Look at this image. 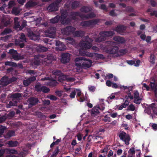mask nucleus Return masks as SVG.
Segmentation results:
<instances>
[{"label":"nucleus","instance_id":"62","mask_svg":"<svg viewBox=\"0 0 157 157\" xmlns=\"http://www.w3.org/2000/svg\"><path fill=\"white\" fill-rule=\"evenodd\" d=\"M15 1H10L9 2L8 6L9 8H11L15 5Z\"/></svg>","mask_w":157,"mask_h":157},{"label":"nucleus","instance_id":"7","mask_svg":"<svg viewBox=\"0 0 157 157\" xmlns=\"http://www.w3.org/2000/svg\"><path fill=\"white\" fill-rule=\"evenodd\" d=\"M56 29L55 27H51L45 31L46 36L51 38H54L56 36Z\"/></svg>","mask_w":157,"mask_h":157},{"label":"nucleus","instance_id":"33","mask_svg":"<svg viewBox=\"0 0 157 157\" xmlns=\"http://www.w3.org/2000/svg\"><path fill=\"white\" fill-rule=\"evenodd\" d=\"M84 35V32L82 31H76L74 35L77 37H82Z\"/></svg>","mask_w":157,"mask_h":157},{"label":"nucleus","instance_id":"48","mask_svg":"<svg viewBox=\"0 0 157 157\" xmlns=\"http://www.w3.org/2000/svg\"><path fill=\"white\" fill-rule=\"evenodd\" d=\"M57 50L59 51H63L66 49V46L63 43L59 47H57Z\"/></svg>","mask_w":157,"mask_h":157},{"label":"nucleus","instance_id":"12","mask_svg":"<svg viewBox=\"0 0 157 157\" xmlns=\"http://www.w3.org/2000/svg\"><path fill=\"white\" fill-rule=\"evenodd\" d=\"M28 35L30 37V39L34 41L38 40L40 39V36L39 34H36L32 31L28 32Z\"/></svg>","mask_w":157,"mask_h":157},{"label":"nucleus","instance_id":"60","mask_svg":"<svg viewBox=\"0 0 157 157\" xmlns=\"http://www.w3.org/2000/svg\"><path fill=\"white\" fill-rule=\"evenodd\" d=\"M31 83L30 82L28 78L26 80H24L23 81V84L25 86H29Z\"/></svg>","mask_w":157,"mask_h":157},{"label":"nucleus","instance_id":"18","mask_svg":"<svg viewBox=\"0 0 157 157\" xmlns=\"http://www.w3.org/2000/svg\"><path fill=\"white\" fill-rule=\"evenodd\" d=\"M101 33L104 35L106 37L111 36H113L115 33L113 31H107L101 32Z\"/></svg>","mask_w":157,"mask_h":157},{"label":"nucleus","instance_id":"51","mask_svg":"<svg viewBox=\"0 0 157 157\" xmlns=\"http://www.w3.org/2000/svg\"><path fill=\"white\" fill-rule=\"evenodd\" d=\"M50 89L45 86H43L42 90L41 92H42L44 93H48L50 91Z\"/></svg>","mask_w":157,"mask_h":157},{"label":"nucleus","instance_id":"40","mask_svg":"<svg viewBox=\"0 0 157 157\" xmlns=\"http://www.w3.org/2000/svg\"><path fill=\"white\" fill-rule=\"evenodd\" d=\"M11 32L12 30L10 29L6 28L1 33V34L2 35H6L11 33Z\"/></svg>","mask_w":157,"mask_h":157},{"label":"nucleus","instance_id":"39","mask_svg":"<svg viewBox=\"0 0 157 157\" xmlns=\"http://www.w3.org/2000/svg\"><path fill=\"white\" fill-rule=\"evenodd\" d=\"M43 86L40 84H37L36 85L35 87L36 90L39 92H40L41 91L42 87Z\"/></svg>","mask_w":157,"mask_h":157},{"label":"nucleus","instance_id":"50","mask_svg":"<svg viewBox=\"0 0 157 157\" xmlns=\"http://www.w3.org/2000/svg\"><path fill=\"white\" fill-rule=\"evenodd\" d=\"M155 56L153 54H151L150 56V62L152 64H154L155 63Z\"/></svg>","mask_w":157,"mask_h":157},{"label":"nucleus","instance_id":"19","mask_svg":"<svg viewBox=\"0 0 157 157\" xmlns=\"http://www.w3.org/2000/svg\"><path fill=\"white\" fill-rule=\"evenodd\" d=\"M54 57L52 54H49L46 57L44 58V61L48 64L51 63L52 62V60L54 59Z\"/></svg>","mask_w":157,"mask_h":157},{"label":"nucleus","instance_id":"10","mask_svg":"<svg viewBox=\"0 0 157 157\" xmlns=\"http://www.w3.org/2000/svg\"><path fill=\"white\" fill-rule=\"evenodd\" d=\"M28 101L29 103V107H30L37 104L39 101V100L37 98L31 97L28 99Z\"/></svg>","mask_w":157,"mask_h":157},{"label":"nucleus","instance_id":"14","mask_svg":"<svg viewBox=\"0 0 157 157\" xmlns=\"http://www.w3.org/2000/svg\"><path fill=\"white\" fill-rule=\"evenodd\" d=\"M126 27L123 25H119L115 28V30L120 34H122V33L126 30Z\"/></svg>","mask_w":157,"mask_h":157},{"label":"nucleus","instance_id":"26","mask_svg":"<svg viewBox=\"0 0 157 157\" xmlns=\"http://www.w3.org/2000/svg\"><path fill=\"white\" fill-rule=\"evenodd\" d=\"M7 144L10 147H16L17 146L19 143L17 141L10 140L7 142Z\"/></svg>","mask_w":157,"mask_h":157},{"label":"nucleus","instance_id":"47","mask_svg":"<svg viewBox=\"0 0 157 157\" xmlns=\"http://www.w3.org/2000/svg\"><path fill=\"white\" fill-rule=\"evenodd\" d=\"M130 136L129 135H127L126 136V138L124 139L123 141L124 142L125 144L127 145H128L129 144V141L130 140Z\"/></svg>","mask_w":157,"mask_h":157},{"label":"nucleus","instance_id":"58","mask_svg":"<svg viewBox=\"0 0 157 157\" xmlns=\"http://www.w3.org/2000/svg\"><path fill=\"white\" fill-rule=\"evenodd\" d=\"M75 80V78L73 77H70L68 76V75H67V77L66 81H67V82H72L74 81Z\"/></svg>","mask_w":157,"mask_h":157},{"label":"nucleus","instance_id":"2","mask_svg":"<svg viewBox=\"0 0 157 157\" xmlns=\"http://www.w3.org/2000/svg\"><path fill=\"white\" fill-rule=\"evenodd\" d=\"M106 44L109 45L105 47V50L106 52L109 54H115L118 52L119 48L116 46H112L114 44L113 42L107 41L106 42Z\"/></svg>","mask_w":157,"mask_h":157},{"label":"nucleus","instance_id":"57","mask_svg":"<svg viewBox=\"0 0 157 157\" xmlns=\"http://www.w3.org/2000/svg\"><path fill=\"white\" fill-rule=\"evenodd\" d=\"M8 80L10 83H12V82L16 81L17 80V78L13 76L12 77L9 78H8Z\"/></svg>","mask_w":157,"mask_h":157},{"label":"nucleus","instance_id":"23","mask_svg":"<svg viewBox=\"0 0 157 157\" xmlns=\"http://www.w3.org/2000/svg\"><path fill=\"white\" fill-rule=\"evenodd\" d=\"M71 16L72 17V19L75 20L76 19V17L78 16L81 18H82V16H81L82 14L78 12H72L71 13Z\"/></svg>","mask_w":157,"mask_h":157},{"label":"nucleus","instance_id":"49","mask_svg":"<svg viewBox=\"0 0 157 157\" xmlns=\"http://www.w3.org/2000/svg\"><path fill=\"white\" fill-rule=\"evenodd\" d=\"M79 53L80 54L82 55L83 56H86L90 57H92L93 56V54L92 53H90L89 52H86L85 53H83V54H82L81 53V50H80L79 51Z\"/></svg>","mask_w":157,"mask_h":157},{"label":"nucleus","instance_id":"30","mask_svg":"<svg viewBox=\"0 0 157 157\" xmlns=\"http://www.w3.org/2000/svg\"><path fill=\"white\" fill-rule=\"evenodd\" d=\"M68 13L66 10L62 9L61 10V16L60 18L62 20L65 19L67 17Z\"/></svg>","mask_w":157,"mask_h":157},{"label":"nucleus","instance_id":"25","mask_svg":"<svg viewBox=\"0 0 157 157\" xmlns=\"http://www.w3.org/2000/svg\"><path fill=\"white\" fill-rule=\"evenodd\" d=\"M92 9L91 8L86 6H83L80 9V11L81 12L85 13H88L91 11Z\"/></svg>","mask_w":157,"mask_h":157},{"label":"nucleus","instance_id":"44","mask_svg":"<svg viewBox=\"0 0 157 157\" xmlns=\"http://www.w3.org/2000/svg\"><path fill=\"white\" fill-rule=\"evenodd\" d=\"M135 110V107L132 104H131L128 107L127 110V111H134Z\"/></svg>","mask_w":157,"mask_h":157},{"label":"nucleus","instance_id":"37","mask_svg":"<svg viewBox=\"0 0 157 157\" xmlns=\"http://www.w3.org/2000/svg\"><path fill=\"white\" fill-rule=\"evenodd\" d=\"M127 135L126 134V133L124 131H122L119 134V136L120 139L123 141L126 138V136Z\"/></svg>","mask_w":157,"mask_h":157},{"label":"nucleus","instance_id":"54","mask_svg":"<svg viewBox=\"0 0 157 157\" xmlns=\"http://www.w3.org/2000/svg\"><path fill=\"white\" fill-rule=\"evenodd\" d=\"M142 100L141 98H134V102L137 104H140L141 103V101Z\"/></svg>","mask_w":157,"mask_h":157},{"label":"nucleus","instance_id":"28","mask_svg":"<svg viewBox=\"0 0 157 157\" xmlns=\"http://www.w3.org/2000/svg\"><path fill=\"white\" fill-rule=\"evenodd\" d=\"M58 84V83L56 80H54L53 79H52L51 78L50 81L48 82V85L51 87H55Z\"/></svg>","mask_w":157,"mask_h":157},{"label":"nucleus","instance_id":"21","mask_svg":"<svg viewBox=\"0 0 157 157\" xmlns=\"http://www.w3.org/2000/svg\"><path fill=\"white\" fill-rule=\"evenodd\" d=\"M7 77H3L1 79V84L4 86H6L9 84H10L8 79Z\"/></svg>","mask_w":157,"mask_h":157},{"label":"nucleus","instance_id":"38","mask_svg":"<svg viewBox=\"0 0 157 157\" xmlns=\"http://www.w3.org/2000/svg\"><path fill=\"white\" fill-rule=\"evenodd\" d=\"M67 77V75H64L62 73V75H60L59 77H58V79L60 81H66Z\"/></svg>","mask_w":157,"mask_h":157},{"label":"nucleus","instance_id":"41","mask_svg":"<svg viewBox=\"0 0 157 157\" xmlns=\"http://www.w3.org/2000/svg\"><path fill=\"white\" fill-rule=\"evenodd\" d=\"M12 12L13 13H14L15 15H17L20 13L19 8L17 7H14L12 9Z\"/></svg>","mask_w":157,"mask_h":157},{"label":"nucleus","instance_id":"43","mask_svg":"<svg viewBox=\"0 0 157 157\" xmlns=\"http://www.w3.org/2000/svg\"><path fill=\"white\" fill-rule=\"evenodd\" d=\"M59 147H57L56 148L55 150L54 151L53 153V154L51 155L50 157H56L57 155L59 153Z\"/></svg>","mask_w":157,"mask_h":157},{"label":"nucleus","instance_id":"13","mask_svg":"<svg viewBox=\"0 0 157 157\" xmlns=\"http://www.w3.org/2000/svg\"><path fill=\"white\" fill-rule=\"evenodd\" d=\"M75 29L74 27L71 26H68L63 29L62 30V31L65 34L69 35L71 33H73L75 31Z\"/></svg>","mask_w":157,"mask_h":157},{"label":"nucleus","instance_id":"22","mask_svg":"<svg viewBox=\"0 0 157 157\" xmlns=\"http://www.w3.org/2000/svg\"><path fill=\"white\" fill-rule=\"evenodd\" d=\"M33 1H29L25 5V6L27 8H30L34 7L37 5V3Z\"/></svg>","mask_w":157,"mask_h":157},{"label":"nucleus","instance_id":"5","mask_svg":"<svg viewBox=\"0 0 157 157\" xmlns=\"http://www.w3.org/2000/svg\"><path fill=\"white\" fill-rule=\"evenodd\" d=\"M55 1V2L50 4L47 7V10L48 11L52 12L58 10L59 7V5L62 1Z\"/></svg>","mask_w":157,"mask_h":157},{"label":"nucleus","instance_id":"29","mask_svg":"<svg viewBox=\"0 0 157 157\" xmlns=\"http://www.w3.org/2000/svg\"><path fill=\"white\" fill-rule=\"evenodd\" d=\"M100 36L98 37L95 39V41L97 42H100L103 41H105L106 39V37L104 35H103L101 33V32L100 33Z\"/></svg>","mask_w":157,"mask_h":157},{"label":"nucleus","instance_id":"11","mask_svg":"<svg viewBox=\"0 0 157 157\" xmlns=\"http://www.w3.org/2000/svg\"><path fill=\"white\" fill-rule=\"evenodd\" d=\"M68 2L65 4V6L67 8H69L70 6L71 8L73 9H74L77 8L79 6L80 2L78 1H74L72 2L71 5L70 3L68 4Z\"/></svg>","mask_w":157,"mask_h":157},{"label":"nucleus","instance_id":"36","mask_svg":"<svg viewBox=\"0 0 157 157\" xmlns=\"http://www.w3.org/2000/svg\"><path fill=\"white\" fill-rule=\"evenodd\" d=\"M5 65L6 66H9L14 67H16L17 66V64L16 63L10 61L5 62Z\"/></svg>","mask_w":157,"mask_h":157},{"label":"nucleus","instance_id":"42","mask_svg":"<svg viewBox=\"0 0 157 157\" xmlns=\"http://www.w3.org/2000/svg\"><path fill=\"white\" fill-rule=\"evenodd\" d=\"M7 151L9 153L12 154H18V152L15 149H6Z\"/></svg>","mask_w":157,"mask_h":157},{"label":"nucleus","instance_id":"64","mask_svg":"<svg viewBox=\"0 0 157 157\" xmlns=\"http://www.w3.org/2000/svg\"><path fill=\"white\" fill-rule=\"evenodd\" d=\"M150 4L153 7H157V3L155 1H150Z\"/></svg>","mask_w":157,"mask_h":157},{"label":"nucleus","instance_id":"56","mask_svg":"<svg viewBox=\"0 0 157 157\" xmlns=\"http://www.w3.org/2000/svg\"><path fill=\"white\" fill-rule=\"evenodd\" d=\"M39 47L40 52H45L48 50V48L46 47L41 45H39Z\"/></svg>","mask_w":157,"mask_h":157},{"label":"nucleus","instance_id":"53","mask_svg":"<svg viewBox=\"0 0 157 157\" xmlns=\"http://www.w3.org/2000/svg\"><path fill=\"white\" fill-rule=\"evenodd\" d=\"M28 151L27 150H23V151L20 152L19 153H18L21 157H23L25 156V155L27 154Z\"/></svg>","mask_w":157,"mask_h":157},{"label":"nucleus","instance_id":"15","mask_svg":"<svg viewBox=\"0 0 157 157\" xmlns=\"http://www.w3.org/2000/svg\"><path fill=\"white\" fill-rule=\"evenodd\" d=\"M21 97V94L19 93H14L11 95L12 101H17L19 98Z\"/></svg>","mask_w":157,"mask_h":157},{"label":"nucleus","instance_id":"6","mask_svg":"<svg viewBox=\"0 0 157 157\" xmlns=\"http://www.w3.org/2000/svg\"><path fill=\"white\" fill-rule=\"evenodd\" d=\"M24 42H26V39L25 35L23 33H22L19 39H16L15 43L16 45L19 46L21 48H23L24 47L25 44Z\"/></svg>","mask_w":157,"mask_h":157},{"label":"nucleus","instance_id":"35","mask_svg":"<svg viewBox=\"0 0 157 157\" xmlns=\"http://www.w3.org/2000/svg\"><path fill=\"white\" fill-rule=\"evenodd\" d=\"M147 12H150V14L151 16H155L157 17V11L154 10L152 11V10L151 8L148 9L147 10Z\"/></svg>","mask_w":157,"mask_h":157},{"label":"nucleus","instance_id":"9","mask_svg":"<svg viewBox=\"0 0 157 157\" xmlns=\"http://www.w3.org/2000/svg\"><path fill=\"white\" fill-rule=\"evenodd\" d=\"M71 55L69 53H63L62 54L61 62L63 63H68L70 60Z\"/></svg>","mask_w":157,"mask_h":157},{"label":"nucleus","instance_id":"4","mask_svg":"<svg viewBox=\"0 0 157 157\" xmlns=\"http://www.w3.org/2000/svg\"><path fill=\"white\" fill-rule=\"evenodd\" d=\"M99 21L98 19H96L82 21L80 23V24L81 25L84 27H89L92 28L97 24Z\"/></svg>","mask_w":157,"mask_h":157},{"label":"nucleus","instance_id":"17","mask_svg":"<svg viewBox=\"0 0 157 157\" xmlns=\"http://www.w3.org/2000/svg\"><path fill=\"white\" fill-rule=\"evenodd\" d=\"M113 40L118 43L121 44L124 43L125 41L123 37L120 36H115L113 37Z\"/></svg>","mask_w":157,"mask_h":157},{"label":"nucleus","instance_id":"20","mask_svg":"<svg viewBox=\"0 0 157 157\" xmlns=\"http://www.w3.org/2000/svg\"><path fill=\"white\" fill-rule=\"evenodd\" d=\"M99 106H95L93 108L90 113L92 116H94L95 115L99 113Z\"/></svg>","mask_w":157,"mask_h":157},{"label":"nucleus","instance_id":"52","mask_svg":"<svg viewBox=\"0 0 157 157\" xmlns=\"http://www.w3.org/2000/svg\"><path fill=\"white\" fill-rule=\"evenodd\" d=\"M6 129L5 127L3 126H0V137H1L2 135Z\"/></svg>","mask_w":157,"mask_h":157},{"label":"nucleus","instance_id":"46","mask_svg":"<svg viewBox=\"0 0 157 157\" xmlns=\"http://www.w3.org/2000/svg\"><path fill=\"white\" fill-rule=\"evenodd\" d=\"M151 88L152 90H154L157 88V84L154 82H151L150 84Z\"/></svg>","mask_w":157,"mask_h":157},{"label":"nucleus","instance_id":"27","mask_svg":"<svg viewBox=\"0 0 157 157\" xmlns=\"http://www.w3.org/2000/svg\"><path fill=\"white\" fill-rule=\"evenodd\" d=\"M40 55L34 56V60L33 61V63L36 65H39L40 64V62L39 58Z\"/></svg>","mask_w":157,"mask_h":157},{"label":"nucleus","instance_id":"31","mask_svg":"<svg viewBox=\"0 0 157 157\" xmlns=\"http://www.w3.org/2000/svg\"><path fill=\"white\" fill-rule=\"evenodd\" d=\"M60 18V16L59 15H57L54 18H52L50 21V22L51 23L55 24L58 22Z\"/></svg>","mask_w":157,"mask_h":157},{"label":"nucleus","instance_id":"34","mask_svg":"<svg viewBox=\"0 0 157 157\" xmlns=\"http://www.w3.org/2000/svg\"><path fill=\"white\" fill-rule=\"evenodd\" d=\"M71 20L70 18H67L66 19H63L62 20L61 23L63 25H67L70 24L71 23Z\"/></svg>","mask_w":157,"mask_h":157},{"label":"nucleus","instance_id":"8","mask_svg":"<svg viewBox=\"0 0 157 157\" xmlns=\"http://www.w3.org/2000/svg\"><path fill=\"white\" fill-rule=\"evenodd\" d=\"M9 54L12 55V58L15 60H19L22 59V57L19 55L16 50L13 49H10L9 52Z\"/></svg>","mask_w":157,"mask_h":157},{"label":"nucleus","instance_id":"24","mask_svg":"<svg viewBox=\"0 0 157 157\" xmlns=\"http://www.w3.org/2000/svg\"><path fill=\"white\" fill-rule=\"evenodd\" d=\"M81 16H82V18H84L86 19H88L95 17L96 15L94 12H91L87 14H82Z\"/></svg>","mask_w":157,"mask_h":157},{"label":"nucleus","instance_id":"61","mask_svg":"<svg viewBox=\"0 0 157 157\" xmlns=\"http://www.w3.org/2000/svg\"><path fill=\"white\" fill-rule=\"evenodd\" d=\"M125 10L126 11L129 12H133L134 10L132 7L131 6H127L126 7Z\"/></svg>","mask_w":157,"mask_h":157},{"label":"nucleus","instance_id":"59","mask_svg":"<svg viewBox=\"0 0 157 157\" xmlns=\"http://www.w3.org/2000/svg\"><path fill=\"white\" fill-rule=\"evenodd\" d=\"M53 74L55 75L58 76L59 77L60 75H62V73L60 71L58 70L54 71Z\"/></svg>","mask_w":157,"mask_h":157},{"label":"nucleus","instance_id":"45","mask_svg":"<svg viewBox=\"0 0 157 157\" xmlns=\"http://www.w3.org/2000/svg\"><path fill=\"white\" fill-rule=\"evenodd\" d=\"M14 25L16 28H18L19 27L20 25L19 22L18 21V18L17 17H15L14 19Z\"/></svg>","mask_w":157,"mask_h":157},{"label":"nucleus","instance_id":"55","mask_svg":"<svg viewBox=\"0 0 157 157\" xmlns=\"http://www.w3.org/2000/svg\"><path fill=\"white\" fill-rule=\"evenodd\" d=\"M17 101H10L9 102V104L7 105V107L10 108L11 106L15 105L17 104Z\"/></svg>","mask_w":157,"mask_h":157},{"label":"nucleus","instance_id":"16","mask_svg":"<svg viewBox=\"0 0 157 157\" xmlns=\"http://www.w3.org/2000/svg\"><path fill=\"white\" fill-rule=\"evenodd\" d=\"M155 105V103H152L150 105H147V107L144 110V111L148 115L151 113V110L154 108L153 106Z\"/></svg>","mask_w":157,"mask_h":157},{"label":"nucleus","instance_id":"1","mask_svg":"<svg viewBox=\"0 0 157 157\" xmlns=\"http://www.w3.org/2000/svg\"><path fill=\"white\" fill-rule=\"evenodd\" d=\"M75 65L84 69L90 67L92 65V61L89 59H86L85 57H78L75 59Z\"/></svg>","mask_w":157,"mask_h":157},{"label":"nucleus","instance_id":"32","mask_svg":"<svg viewBox=\"0 0 157 157\" xmlns=\"http://www.w3.org/2000/svg\"><path fill=\"white\" fill-rule=\"evenodd\" d=\"M15 132L13 130H10L7 133L4 137L6 138L9 139L10 137L14 135Z\"/></svg>","mask_w":157,"mask_h":157},{"label":"nucleus","instance_id":"63","mask_svg":"<svg viewBox=\"0 0 157 157\" xmlns=\"http://www.w3.org/2000/svg\"><path fill=\"white\" fill-rule=\"evenodd\" d=\"M115 10H112L109 12V15L112 17H115L117 16V14L115 12Z\"/></svg>","mask_w":157,"mask_h":157},{"label":"nucleus","instance_id":"3","mask_svg":"<svg viewBox=\"0 0 157 157\" xmlns=\"http://www.w3.org/2000/svg\"><path fill=\"white\" fill-rule=\"evenodd\" d=\"M85 41H82L79 43V46L85 49H89L92 46V44L89 41L92 42L93 40L90 38L88 36H86L85 38Z\"/></svg>","mask_w":157,"mask_h":157}]
</instances>
